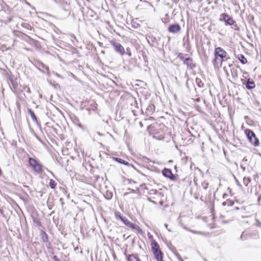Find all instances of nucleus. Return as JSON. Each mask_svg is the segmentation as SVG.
Returning a JSON list of instances; mask_svg holds the SVG:
<instances>
[{"mask_svg": "<svg viewBox=\"0 0 261 261\" xmlns=\"http://www.w3.org/2000/svg\"><path fill=\"white\" fill-rule=\"evenodd\" d=\"M227 53L221 47H218L215 49V59L213 64L215 68L219 69L221 67L224 58L226 57Z\"/></svg>", "mask_w": 261, "mask_h": 261, "instance_id": "1", "label": "nucleus"}, {"mask_svg": "<svg viewBox=\"0 0 261 261\" xmlns=\"http://www.w3.org/2000/svg\"><path fill=\"white\" fill-rule=\"evenodd\" d=\"M245 134L250 142L254 146H257L259 144V141L256 137L255 134L250 129H246Z\"/></svg>", "mask_w": 261, "mask_h": 261, "instance_id": "2", "label": "nucleus"}, {"mask_svg": "<svg viewBox=\"0 0 261 261\" xmlns=\"http://www.w3.org/2000/svg\"><path fill=\"white\" fill-rule=\"evenodd\" d=\"M29 162L30 166L33 168L34 170L36 172L40 173L42 172V166L39 164L35 159L30 158Z\"/></svg>", "mask_w": 261, "mask_h": 261, "instance_id": "3", "label": "nucleus"}, {"mask_svg": "<svg viewBox=\"0 0 261 261\" xmlns=\"http://www.w3.org/2000/svg\"><path fill=\"white\" fill-rule=\"evenodd\" d=\"M111 44L114 46L116 51L119 53L121 55L125 54L124 48L119 43L115 40H112L111 42Z\"/></svg>", "mask_w": 261, "mask_h": 261, "instance_id": "4", "label": "nucleus"}, {"mask_svg": "<svg viewBox=\"0 0 261 261\" xmlns=\"http://www.w3.org/2000/svg\"><path fill=\"white\" fill-rule=\"evenodd\" d=\"M220 20H224L226 24L232 25L234 21L232 18L226 13L222 14L220 15Z\"/></svg>", "mask_w": 261, "mask_h": 261, "instance_id": "5", "label": "nucleus"}, {"mask_svg": "<svg viewBox=\"0 0 261 261\" xmlns=\"http://www.w3.org/2000/svg\"><path fill=\"white\" fill-rule=\"evenodd\" d=\"M162 174L164 176L166 177L170 178V179L174 180L175 179V176L173 174L171 170L169 169L165 168L162 171Z\"/></svg>", "mask_w": 261, "mask_h": 261, "instance_id": "6", "label": "nucleus"}, {"mask_svg": "<svg viewBox=\"0 0 261 261\" xmlns=\"http://www.w3.org/2000/svg\"><path fill=\"white\" fill-rule=\"evenodd\" d=\"M181 30L180 26L178 24H174L171 25L168 28V31L172 33H177Z\"/></svg>", "mask_w": 261, "mask_h": 261, "instance_id": "7", "label": "nucleus"}, {"mask_svg": "<svg viewBox=\"0 0 261 261\" xmlns=\"http://www.w3.org/2000/svg\"><path fill=\"white\" fill-rule=\"evenodd\" d=\"M115 217L117 219H120L121 220L124 224L127 226V222H130L129 220H128L126 218L122 217L120 213L119 212H116L115 213Z\"/></svg>", "mask_w": 261, "mask_h": 261, "instance_id": "8", "label": "nucleus"}, {"mask_svg": "<svg viewBox=\"0 0 261 261\" xmlns=\"http://www.w3.org/2000/svg\"><path fill=\"white\" fill-rule=\"evenodd\" d=\"M128 261H141L137 254H132L127 255Z\"/></svg>", "mask_w": 261, "mask_h": 261, "instance_id": "9", "label": "nucleus"}, {"mask_svg": "<svg viewBox=\"0 0 261 261\" xmlns=\"http://www.w3.org/2000/svg\"><path fill=\"white\" fill-rule=\"evenodd\" d=\"M184 63L186 64L188 67L192 69L195 66L192 62V60L190 58H186L185 60H184Z\"/></svg>", "mask_w": 261, "mask_h": 261, "instance_id": "10", "label": "nucleus"}, {"mask_svg": "<svg viewBox=\"0 0 261 261\" xmlns=\"http://www.w3.org/2000/svg\"><path fill=\"white\" fill-rule=\"evenodd\" d=\"M156 259L158 261H163V253L160 250L153 252Z\"/></svg>", "mask_w": 261, "mask_h": 261, "instance_id": "11", "label": "nucleus"}, {"mask_svg": "<svg viewBox=\"0 0 261 261\" xmlns=\"http://www.w3.org/2000/svg\"><path fill=\"white\" fill-rule=\"evenodd\" d=\"M255 85L254 82L250 79H249L247 80V83L246 84V87L248 89H252L254 88L255 87Z\"/></svg>", "mask_w": 261, "mask_h": 261, "instance_id": "12", "label": "nucleus"}, {"mask_svg": "<svg viewBox=\"0 0 261 261\" xmlns=\"http://www.w3.org/2000/svg\"><path fill=\"white\" fill-rule=\"evenodd\" d=\"M151 249L153 252L160 250V246L155 241H153L151 244Z\"/></svg>", "mask_w": 261, "mask_h": 261, "instance_id": "13", "label": "nucleus"}, {"mask_svg": "<svg viewBox=\"0 0 261 261\" xmlns=\"http://www.w3.org/2000/svg\"><path fill=\"white\" fill-rule=\"evenodd\" d=\"M127 227H128L132 228L133 229H135V230H137L138 231H141V229L139 227V226H138L137 225L133 224L131 222H127Z\"/></svg>", "mask_w": 261, "mask_h": 261, "instance_id": "14", "label": "nucleus"}, {"mask_svg": "<svg viewBox=\"0 0 261 261\" xmlns=\"http://www.w3.org/2000/svg\"><path fill=\"white\" fill-rule=\"evenodd\" d=\"M28 112H29V114L30 115L32 120L34 122H37V117H36V116H35L34 113L33 112V111H32L31 109H29Z\"/></svg>", "mask_w": 261, "mask_h": 261, "instance_id": "15", "label": "nucleus"}, {"mask_svg": "<svg viewBox=\"0 0 261 261\" xmlns=\"http://www.w3.org/2000/svg\"><path fill=\"white\" fill-rule=\"evenodd\" d=\"M251 179L249 177H244L243 178V184L244 185L247 187L248 184L250 182Z\"/></svg>", "mask_w": 261, "mask_h": 261, "instance_id": "16", "label": "nucleus"}, {"mask_svg": "<svg viewBox=\"0 0 261 261\" xmlns=\"http://www.w3.org/2000/svg\"><path fill=\"white\" fill-rule=\"evenodd\" d=\"M41 239L43 242H47L48 241V237L47 234L44 232L42 231L41 232Z\"/></svg>", "mask_w": 261, "mask_h": 261, "instance_id": "17", "label": "nucleus"}, {"mask_svg": "<svg viewBox=\"0 0 261 261\" xmlns=\"http://www.w3.org/2000/svg\"><path fill=\"white\" fill-rule=\"evenodd\" d=\"M115 160L117 162H118V163H120L121 164H124V165H129V163L127 161H124V160H122L121 159H120V158H115Z\"/></svg>", "mask_w": 261, "mask_h": 261, "instance_id": "18", "label": "nucleus"}, {"mask_svg": "<svg viewBox=\"0 0 261 261\" xmlns=\"http://www.w3.org/2000/svg\"><path fill=\"white\" fill-rule=\"evenodd\" d=\"M239 59L240 61L242 64H244L246 63L247 62V59L243 55H240V56L239 57Z\"/></svg>", "mask_w": 261, "mask_h": 261, "instance_id": "19", "label": "nucleus"}, {"mask_svg": "<svg viewBox=\"0 0 261 261\" xmlns=\"http://www.w3.org/2000/svg\"><path fill=\"white\" fill-rule=\"evenodd\" d=\"M49 185L51 189H54L57 184L53 179H50Z\"/></svg>", "mask_w": 261, "mask_h": 261, "instance_id": "20", "label": "nucleus"}, {"mask_svg": "<svg viewBox=\"0 0 261 261\" xmlns=\"http://www.w3.org/2000/svg\"><path fill=\"white\" fill-rule=\"evenodd\" d=\"M196 82L199 87H203V83L201 81L200 79L196 78Z\"/></svg>", "mask_w": 261, "mask_h": 261, "instance_id": "21", "label": "nucleus"}, {"mask_svg": "<svg viewBox=\"0 0 261 261\" xmlns=\"http://www.w3.org/2000/svg\"><path fill=\"white\" fill-rule=\"evenodd\" d=\"M184 228L185 229H186L187 230L189 231H190L193 233H195V234H202V232H201V231H196V230H191L190 229H189L186 227H184Z\"/></svg>", "mask_w": 261, "mask_h": 261, "instance_id": "22", "label": "nucleus"}, {"mask_svg": "<svg viewBox=\"0 0 261 261\" xmlns=\"http://www.w3.org/2000/svg\"><path fill=\"white\" fill-rule=\"evenodd\" d=\"M207 186H208V183L204 181L202 183V186L203 188L205 190H206L207 189Z\"/></svg>", "mask_w": 261, "mask_h": 261, "instance_id": "23", "label": "nucleus"}, {"mask_svg": "<svg viewBox=\"0 0 261 261\" xmlns=\"http://www.w3.org/2000/svg\"><path fill=\"white\" fill-rule=\"evenodd\" d=\"M178 57L182 61H184V60L185 59V58H184V56L182 54H179L178 56Z\"/></svg>", "mask_w": 261, "mask_h": 261, "instance_id": "24", "label": "nucleus"}, {"mask_svg": "<svg viewBox=\"0 0 261 261\" xmlns=\"http://www.w3.org/2000/svg\"><path fill=\"white\" fill-rule=\"evenodd\" d=\"M154 138H155L156 139H159V140H162V139H164V136L163 135H161L159 137H158L157 136H154Z\"/></svg>", "mask_w": 261, "mask_h": 261, "instance_id": "25", "label": "nucleus"}, {"mask_svg": "<svg viewBox=\"0 0 261 261\" xmlns=\"http://www.w3.org/2000/svg\"><path fill=\"white\" fill-rule=\"evenodd\" d=\"M241 239L242 240H245L246 239L244 238V232H243L241 236Z\"/></svg>", "mask_w": 261, "mask_h": 261, "instance_id": "26", "label": "nucleus"}, {"mask_svg": "<svg viewBox=\"0 0 261 261\" xmlns=\"http://www.w3.org/2000/svg\"><path fill=\"white\" fill-rule=\"evenodd\" d=\"M256 221L257 225L258 226H261L260 222L257 219H256Z\"/></svg>", "mask_w": 261, "mask_h": 261, "instance_id": "27", "label": "nucleus"}, {"mask_svg": "<svg viewBox=\"0 0 261 261\" xmlns=\"http://www.w3.org/2000/svg\"><path fill=\"white\" fill-rule=\"evenodd\" d=\"M165 227H166V228H167V229L169 231H171L170 229H168V224H165Z\"/></svg>", "mask_w": 261, "mask_h": 261, "instance_id": "28", "label": "nucleus"}, {"mask_svg": "<svg viewBox=\"0 0 261 261\" xmlns=\"http://www.w3.org/2000/svg\"><path fill=\"white\" fill-rule=\"evenodd\" d=\"M237 184L239 186L241 187V185L240 184L239 182L238 181H237Z\"/></svg>", "mask_w": 261, "mask_h": 261, "instance_id": "29", "label": "nucleus"}, {"mask_svg": "<svg viewBox=\"0 0 261 261\" xmlns=\"http://www.w3.org/2000/svg\"><path fill=\"white\" fill-rule=\"evenodd\" d=\"M226 204V202H224L222 203V205L225 206V205Z\"/></svg>", "mask_w": 261, "mask_h": 261, "instance_id": "30", "label": "nucleus"}, {"mask_svg": "<svg viewBox=\"0 0 261 261\" xmlns=\"http://www.w3.org/2000/svg\"><path fill=\"white\" fill-rule=\"evenodd\" d=\"M139 25V24H137V26H135V27L137 28V27Z\"/></svg>", "mask_w": 261, "mask_h": 261, "instance_id": "31", "label": "nucleus"}, {"mask_svg": "<svg viewBox=\"0 0 261 261\" xmlns=\"http://www.w3.org/2000/svg\"><path fill=\"white\" fill-rule=\"evenodd\" d=\"M128 55H129V56H130V55H131V54H130V53H128Z\"/></svg>", "mask_w": 261, "mask_h": 261, "instance_id": "32", "label": "nucleus"}, {"mask_svg": "<svg viewBox=\"0 0 261 261\" xmlns=\"http://www.w3.org/2000/svg\"><path fill=\"white\" fill-rule=\"evenodd\" d=\"M128 55H129V56H130V55H131V54H130V53H128Z\"/></svg>", "mask_w": 261, "mask_h": 261, "instance_id": "33", "label": "nucleus"}]
</instances>
